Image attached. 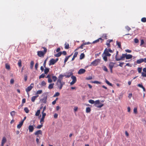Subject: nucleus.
Segmentation results:
<instances>
[{"label": "nucleus", "mask_w": 146, "mask_h": 146, "mask_svg": "<svg viewBox=\"0 0 146 146\" xmlns=\"http://www.w3.org/2000/svg\"><path fill=\"white\" fill-rule=\"evenodd\" d=\"M42 48L44 49V52L42 51H39L37 52V55L40 57H43L45 54L47 52V49L46 47H43Z\"/></svg>", "instance_id": "1"}, {"label": "nucleus", "mask_w": 146, "mask_h": 146, "mask_svg": "<svg viewBox=\"0 0 146 146\" xmlns=\"http://www.w3.org/2000/svg\"><path fill=\"white\" fill-rule=\"evenodd\" d=\"M103 104L100 102L99 100H97L95 101V103L94 104V106L98 108H101L104 106Z\"/></svg>", "instance_id": "2"}, {"label": "nucleus", "mask_w": 146, "mask_h": 146, "mask_svg": "<svg viewBox=\"0 0 146 146\" xmlns=\"http://www.w3.org/2000/svg\"><path fill=\"white\" fill-rule=\"evenodd\" d=\"M100 60L99 59H96L91 63L90 66H92V65L94 66H97L98 63L100 62Z\"/></svg>", "instance_id": "3"}, {"label": "nucleus", "mask_w": 146, "mask_h": 146, "mask_svg": "<svg viewBox=\"0 0 146 146\" xmlns=\"http://www.w3.org/2000/svg\"><path fill=\"white\" fill-rule=\"evenodd\" d=\"M143 62L146 63V58H140L137 60L136 61V63L137 64H140Z\"/></svg>", "instance_id": "4"}, {"label": "nucleus", "mask_w": 146, "mask_h": 146, "mask_svg": "<svg viewBox=\"0 0 146 146\" xmlns=\"http://www.w3.org/2000/svg\"><path fill=\"white\" fill-rule=\"evenodd\" d=\"M34 83H31L29 86H28L27 88H26L25 90L27 93H28L32 90V88L34 87Z\"/></svg>", "instance_id": "5"}, {"label": "nucleus", "mask_w": 146, "mask_h": 146, "mask_svg": "<svg viewBox=\"0 0 146 146\" xmlns=\"http://www.w3.org/2000/svg\"><path fill=\"white\" fill-rule=\"evenodd\" d=\"M104 54L107 56H110L111 54H110L109 53V51L107 50V48H106L104 50L103 53L102 54V56H103V55Z\"/></svg>", "instance_id": "6"}, {"label": "nucleus", "mask_w": 146, "mask_h": 146, "mask_svg": "<svg viewBox=\"0 0 146 146\" xmlns=\"http://www.w3.org/2000/svg\"><path fill=\"white\" fill-rule=\"evenodd\" d=\"M125 58H126V54H122V56L120 57V58H116V61H119L121 60H124Z\"/></svg>", "instance_id": "7"}, {"label": "nucleus", "mask_w": 146, "mask_h": 146, "mask_svg": "<svg viewBox=\"0 0 146 146\" xmlns=\"http://www.w3.org/2000/svg\"><path fill=\"white\" fill-rule=\"evenodd\" d=\"M56 62L55 61V59L54 58L51 59L49 61V66L54 64Z\"/></svg>", "instance_id": "8"}, {"label": "nucleus", "mask_w": 146, "mask_h": 146, "mask_svg": "<svg viewBox=\"0 0 146 146\" xmlns=\"http://www.w3.org/2000/svg\"><path fill=\"white\" fill-rule=\"evenodd\" d=\"M42 117L40 120V122L41 123L42 122H44V119L45 118V116L46 115V113H45L43 112V111L42 112Z\"/></svg>", "instance_id": "9"}, {"label": "nucleus", "mask_w": 146, "mask_h": 146, "mask_svg": "<svg viewBox=\"0 0 146 146\" xmlns=\"http://www.w3.org/2000/svg\"><path fill=\"white\" fill-rule=\"evenodd\" d=\"M47 99V96H44L43 98L40 100V101H41L43 103H46V100Z\"/></svg>", "instance_id": "10"}, {"label": "nucleus", "mask_w": 146, "mask_h": 146, "mask_svg": "<svg viewBox=\"0 0 146 146\" xmlns=\"http://www.w3.org/2000/svg\"><path fill=\"white\" fill-rule=\"evenodd\" d=\"M86 70L84 69H80L78 72V74H83L86 72Z\"/></svg>", "instance_id": "11"}, {"label": "nucleus", "mask_w": 146, "mask_h": 146, "mask_svg": "<svg viewBox=\"0 0 146 146\" xmlns=\"http://www.w3.org/2000/svg\"><path fill=\"white\" fill-rule=\"evenodd\" d=\"M42 131L41 130H38L35 132L34 134L35 135H37V137H38V135L39 134L41 135L42 134Z\"/></svg>", "instance_id": "12"}, {"label": "nucleus", "mask_w": 146, "mask_h": 146, "mask_svg": "<svg viewBox=\"0 0 146 146\" xmlns=\"http://www.w3.org/2000/svg\"><path fill=\"white\" fill-rule=\"evenodd\" d=\"M46 78H48V83H50L52 82V80L51 79L50 76L49 74L48 75Z\"/></svg>", "instance_id": "13"}, {"label": "nucleus", "mask_w": 146, "mask_h": 146, "mask_svg": "<svg viewBox=\"0 0 146 146\" xmlns=\"http://www.w3.org/2000/svg\"><path fill=\"white\" fill-rule=\"evenodd\" d=\"M29 129L30 132H32L34 129V128L33 125H30L29 127Z\"/></svg>", "instance_id": "14"}, {"label": "nucleus", "mask_w": 146, "mask_h": 146, "mask_svg": "<svg viewBox=\"0 0 146 146\" xmlns=\"http://www.w3.org/2000/svg\"><path fill=\"white\" fill-rule=\"evenodd\" d=\"M133 56L132 55L130 54H127L126 53V59H129L132 58Z\"/></svg>", "instance_id": "15"}, {"label": "nucleus", "mask_w": 146, "mask_h": 146, "mask_svg": "<svg viewBox=\"0 0 146 146\" xmlns=\"http://www.w3.org/2000/svg\"><path fill=\"white\" fill-rule=\"evenodd\" d=\"M115 63H113V62H111L110 63L109 66L110 68H113L114 65L115 64Z\"/></svg>", "instance_id": "16"}, {"label": "nucleus", "mask_w": 146, "mask_h": 146, "mask_svg": "<svg viewBox=\"0 0 146 146\" xmlns=\"http://www.w3.org/2000/svg\"><path fill=\"white\" fill-rule=\"evenodd\" d=\"M23 123L22 122H20L19 124L17 125V128L19 129H20L22 127V125H23Z\"/></svg>", "instance_id": "17"}, {"label": "nucleus", "mask_w": 146, "mask_h": 146, "mask_svg": "<svg viewBox=\"0 0 146 146\" xmlns=\"http://www.w3.org/2000/svg\"><path fill=\"white\" fill-rule=\"evenodd\" d=\"M112 41H113V40L112 39L108 40H107V42L106 44L108 46V47L110 46V43Z\"/></svg>", "instance_id": "18"}, {"label": "nucleus", "mask_w": 146, "mask_h": 146, "mask_svg": "<svg viewBox=\"0 0 146 146\" xmlns=\"http://www.w3.org/2000/svg\"><path fill=\"white\" fill-rule=\"evenodd\" d=\"M78 52H76L74 54V56H73V58H72V61L73 60L75 57H77V55L78 54Z\"/></svg>", "instance_id": "19"}, {"label": "nucleus", "mask_w": 146, "mask_h": 146, "mask_svg": "<svg viewBox=\"0 0 146 146\" xmlns=\"http://www.w3.org/2000/svg\"><path fill=\"white\" fill-rule=\"evenodd\" d=\"M49 71V68H45L44 71V74H47Z\"/></svg>", "instance_id": "20"}, {"label": "nucleus", "mask_w": 146, "mask_h": 146, "mask_svg": "<svg viewBox=\"0 0 146 146\" xmlns=\"http://www.w3.org/2000/svg\"><path fill=\"white\" fill-rule=\"evenodd\" d=\"M38 95H36L35 96H33L31 98V101L32 102H34L35 101V100L36 98H37V97H38Z\"/></svg>", "instance_id": "21"}, {"label": "nucleus", "mask_w": 146, "mask_h": 146, "mask_svg": "<svg viewBox=\"0 0 146 146\" xmlns=\"http://www.w3.org/2000/svg\"><path fill=\"white\" fill-rule=\"evenodd\" d=\"M54 85V83H51L48 86V88L49 89H51L53 88V86Z\"/></svg>", "instance_id": "22"}, {"label": "nucleus", "mask_w": 146, "mask_h": 146, "mask_svg": "<svg viewBox=\"0 0 146 146\" xmlns=\"http://www.w3.org/2000/svg\"><path fill=\"white\" fill-rule=\"evenodd\" d=\"M62 54V52H58V53L56 54H54V56L56 57H59Z\"/></svg>", "instance_id": "23"}, {"label": "nucleus", "mask_w": 146, "mask_h": 146, "mask_svg": "<svg viewBox=\"0 0 146 146\" xmlns=\"http://www.w3.org/2000/svg\"><path fill=\"white\" fill-rule=\"evenodd\" d=\"M73 74V73L72 72H70V73H69L67 75H64L66 77V78H69L71 75H72Z\"/></svg>", "instance_id": "24"}, {"label": "nucleus", "mask_w": 146, "mask_h": 146, "mask_svg": "<svg viewBox=\"0 0 146 146\" xmlns=\"http://www.w3.org/2000/svg\"><path fill=\"white\" fill-rule=\"evenodd\" d=\"M71 78L72 79V81L75 82H76V78L75 76H71Z\"/></svg>", "instance_id": "25"}, {"label": "nucleus", "mask_w": 146, "mask_h": 146, "mask_svg": "<svg viewBox=\"0 0 146 146\" xmlns=\"http://www.w3.org/2000/svg\"><path fill=\"white\" fill-rule=\"evenodd\" d=\"M34 64V62L33 61H31V62L30 68L31 69L33 68Z\"/></svg>", "instance_id": "26"}, {"label": "nucleus", "mask_w": 146, "mask_h": 146, "mask_svg": "<svg viewBox=\"0 0 146 146\" xmlns=\"http://www.w3.org/2000/svg\"><path fill=\"white\" fill-rule=\"evenodd\" d=\"M105 82L107 84H108L109 86H113L112 84L111 83H110V82L109 81H108L106 79Z\"/></svg>", "instance_id": "27"}, {"label": "nucleus", "mask_w": 146, "mask_h": 146, "mask_svg": "<svg viewBox=\"0 0 146 146\" xmlns=\"http://www.w3.org/2000/svg\"><path fill=\"white\" fill-rule=\"evenodd\" d=\"M85 57V55L83 53H81L80 55V59L82 60Z\"/></svg>", "instance_id": "28"}, {"label": "nucleus", "mask_w": 146, "mask_h": 146, "mask_svg": "<svg viewBox=\"0 0 146 146\" xmlns=\"http://www.w3.org/2000/svg\"><path fill=\"white\" fill-rule=\"evenodd\" d=\"M5 68L6 69L9 70L10 69V66L9 64L7 63L5 64Z\"/></svg>", "instance_id": "29"}, {"label": "nucleus", "mask_w": 146, "mask_h": 146, "mask_svg": "<svg viewBox=\"0 0 146 146\" xmlns=\"http://www.w3.org/2000/svg\"><path fill=\"white\" fill-rule=\"evenodd\" d=\"M7 141L5 137H3L1 143H5Z\"/></svg>", "instance_id": "30"}, {"label": "nucleus", "mask_w": 146, "mask_h": 146, "mask_svg": "<svg viewBox=\"0 0 146 146\" xmlns=\"http://www.w3.org/2000/svg\"><path fill=\"white\" fill-rule=\"evenodd\" d=\"M69 58L70 56H67L66 57L64 60V65H65L66 64V62L67 61Z\"/></svg>", "instance_id": "31"}, {"label": "nucleus", "mask_w": 146, "mask_h": 146, "mask_svg": "<svg viewBox=\"0 0 146 146\" xmlns=\"http://www.w3.org/2000/svg\"><path fill=\"white\" fill-rule=\"evenodd\" d=\"M65 45V48L66 49H68L69 48V44L68 43H66L64 44Z\"/></svg>", "instance_id": "32"}, {"label": "nucleus", "mask_w": 146, "mask_h": 146, "mask_svg": "<svg viewBox=\"0 0 146 146\" xmlns=\"http://www.w3.org/2000/svg\"><path fill=\"white\" fill-rule=\"evenodd\" d=\"M62 80L58 78L57 81V82H56V85H58V83H59L60 84L62 83Z\"/></svg>", "instance_id": "33"}, {"label": "nucleus", "mask_w": 146, "mask_h": 146, "mask_svg": "<svg viewBox=\"0 0 146 146\" xmlns=\"http://www.w3.org/2000/svg\"><path fill=\"white\" fill-rule=\"evenodd\" d=\"M40 113V110H37V111L36 112V113L35 114V116H38L39 115Z\"/></svg>", "instance_id": "34"}, {"label": "nucleus", "mask_w": 146, "mask_h": 146, "mask_svg": "<svg viewBox=\"0 0 146 146\" xmlns=\"http://www.w3.org/2000/svg\"><path fill=\"white\" fill-rule=\"evenodd\" d=\"M116 44L118 45V47L119 48H121V42H119L118 41H116Z\"/></svg>", "instance_id": "35"}, {"label": "nucleus", "mask_w": 146, "mask_h": 146, "mask_svg": "<svg viewBox=\"0 0 146 146\" xmlns=\"http://www.w3.org/2000/svg\"><path fill=\"white\" fill-rule=\"evenodd\" d=\"M88 102L89 103L92 104H95V101H94V100H89Z\"/></svg>", "instance_id": "36"}, {"label": "nucleus", "mask_w": 146, "mask_h": 146, "mask_svg": "<svg viewBox=\"0 0 146 146\" xmlns=\"http://www.w3.org/2000/svg\"><path fill=\"white\" fill-rule=\"evenodd\" d=\"M60 86L59 85V84H58V85H57V86L58 88H59V89L60 90H61L62 88V87L63 86V84L62 83H61L60 84Z\"/></svg>", "instance_id": "37"}, {"label": "nucleus", "mask_w": 146, "mask_h": 146, "mask_svg": "<svg viewBox=\"0 0 146 146\" xmlns=\"http://www.w3.org/2000/svg\"><path fill=\"white\" fill-rule=\"evenodd\" d=\"M91 111V109L89 107H87L86 109V113H89Z\"/></svg>", "instance_id": "38"}, {"label": "nucleus", "mask_w": 146, "mask_h": 146, "mask_svg": "<svg viewBox=\"0 0 146 146\" xmlns=\"http://www.w3.org/2000/svg\"><path fill=\"white\" fill-rule=\"evenodd\" d=\"M48 59V57H47L46 58V59L44 60V63H43V66L45 68H46V62L47 61Z\"/></svg>", "instance_id": "39"}, {"label": "nucleus", "mask_w": 146, "mask_h": 146, "mask_svg": "<svg viewBox=\"0 0 146 146\" xmlns=\"http://www.w3.org/2000/svg\"><path fill=\"white\" fill-rule=\"evenodd\" d=\"M52 78L53 79L54 82H55L57 79V77L55 76H52Z\"/></svg>", "instance_id": "40"}, {"label": "nucleus", "mask_w": 146, "mask_h": 146, "mask_svg": "<svg viewBox=\"0 0 146 146\" xmlns=\"http://www.w3.org/2000/svg\"><path fill=\"white\" fill-rule=\"evenodd\" d=\"M137 69L139 73H141L142 67H138V68Z\"/></svg>", "instance_id": "41"}, {"label": "nucleus", "mask_w": 146, "mask_h": 146, "mask_svg": "<svg viewBox=\"0 0 146 146\" xmlns=\"http://www.w3.org/2000/svg\"><path fill=\"white\" fill-rule=\"evenodd\" d=\"M41 123V124L40 125H38V126H37L36 128H37V129H40L43 126V125H42V123Z\"/></svg>", "instance_id": "42"}, {"label": "nucleus", "mask_w": 146, "mask_h": 146, "mask_svg": "<svg viewBox=\"0 0 146 146\" xmlns=\"http://www.w3.org/2000/svg\"><path fill=\"white\" fill-rule=\"evenodd\" d=\"M46 83L44 81H43L41 82V83L40 84V85L42 86H44L46 85Z\"/></svg>", "instance_id": "43"}, {"label": "nucleus", "mask_w": 146, "mask_h": 146, "mask_svg": "<svg viewBox=\"0 0 146 146\" xmlns=\"http://www.w3.org/2000/svg\"><path fill=\"white\" fill-rule=\"evenodd\" d=\"M24 110L26 113H28L29 111V110L27 107L25 108L24 109Z\"/></svg>", "instance_id": "44"}, {"label": "nucleus", "mask_w": 146, "mask_h": 146, "mask_svg": "<svg viewBox=\"0 0 146 146\" xmlns=\"http://www.w3.org/2000/svg\"><path fill=\"white\" fill-rule=\"evenodd\" d=\"M18 64L19 67H21V60H19Z\"/></svg>", "instance_id": "45"}, {"label": "nucleus", "mask_w": 146, "mask_h": 146, "mask_svg": "<svg viewBox=\"0 0 146 146\" xmlns=\"http://www.w3.org/2000/svg\"><path fill=\"white\" fill-rule=\"evenodd\" d=\"M103 57V59H104V60L106 62L107 61V56H106V55H105V56H104V55H103V56H102Z\"/></svg>", "instance_id": "46"}, {"label": "nucleus", "mask_w": 146, "mask_h": 146, "mask_svg": "<svg viewBox=\"0 0 146 146\" xmlns=\"http://www.w3.org/2000/svg\"><path fill=\"white\" fill-rule=\"evenodd\" d=\"M60 95V93L58 92H56L53 96V97H55L56 96H58Z\"/></svg>", "instance_id": "47"}, {"label": "nucleus", "mask_w": 146, "mask_h": 146, "mask_svg": "<svg viewBox=\"0 0 146 146\" xmlns=\"http://www.w3.org/2000/svg\"><path fill=\"white\" fill-rule=\"evenodd\" d=\"M92 83L97 84H101V82L96 80L94 81H92Z\"/></svg>", "instance_id": "48"}, {"label": "nucleus", "mask_w": 146, "mask_h": 146, "mask_svg": "<svg viewBox=\"0 0 146 146\" xmlns=\"http://www.w3.org/2000/svg\"><path fill=\"white\" fill-rule=\"evenodd\" d=\"M44 74H42L39 76V78L40 79L42 78H44L45 76Z\"/></svg>", "instance_id": "49"}, {"label": "nucleus", "mask_w": 146, "mask_h": 146, "mask_svg": "<svg viewBox=\"0 0 146 146\" xmlns=\"http://www.w3.org/2000/svg\"><path fill=\"white\" fill-rule=\"evenodd\" d=\"M141 21L143 22H146V18L143 17L141 19Z\"/></svg>", "instance_id": "50"}, {"label": "nucleus", "mask_w": 146, "mask_h": 146, "mask_svg": "<svg viewBox=\"0 0 146 146\" xmlns=\"http://www.w3.org/2000/svg\"><path fill=\"white\" fill-rule=\"evenodd\" d=\"M141 76L143 77H146V73L144 72H141Z\"/></svg>", "instance_id": "51"}, {"label": "nucleus", "mask_w": 146, "mask_h": 146, "mask_svg": "<svg viewBox=\"0 0 146 146\" xmlns=\"http://www.w3.org/2000/svg\"><path fill=\"white\" fill-rule=\"evenodd\" d=\"M64 75L62 74H60L58 76V78L62 80L63 78V77L64 76Z\"/></svg>", "instance_id": "52"}, {"label": "nucleus", "mask_w": 146, "mask_h": 146, "mask_svg": "<svg viewBox=\"0 0 146 146\" xmlns=\"http://www.w3.org/2000/svg\"><path fill=\"white\" fill-rule=\"evenodd\" d=\"M11 115V116H13L15 114V111H12L10 113Z\"/></svg>", "instance_id": "53"}, {"label": "nucleus", "mask_w": 146, "mask_h": 146, "mask_svg": "<svg viewBox=\"0 0 146 146\" xmlns=\"http://www.w3.org/2000/svg\"><path fill=\"white\" fill-rule=\"evenodd\" d=\"M102 37L103 38H104L105 39H107V34H103Z\"/></svg>", "instance_id": "54"}, {"label": "nucleus", "mask_w": 146, "mask_h": 146, "mask_svg": "<svg viewBox=\"0 0 146 146\" xmlns=\"http://www.w3.org/2000/svg\"><path fill=\"white\" fill-rule=\"evenodd\" d=\"M103 68V69L104 71L106 72H108V69L105 66H104Z\"/></svg>", "instance_id": "55"}, {"label": "nucleus", "mask_w": 146, "mask_h": 146, "mask_svg": "<svg viewBox=\"0 0 146 146\" xmlns=\"http://www.w3.org/2000/svg\"><path fill=\"white\" fill-rule=\"evenodd\" d=\"M133 112L134 113L136 114L137 112V109L136 108H134L133 109Z\"/></svg>", "instance_id": "56"}, {"label": "nucleus", "mask_w": 146, "mask_h": 146, "mask_svg": "<svg viewBox=\"0 0 146 146\" xmlns=\"http://www.w3.org/2000/svg\"><path fill=\"white\" fill-rule=\"evenodd\" d=\"M42 92V90H39L36 92V94H40Z\"/></svg>", "instance_id": "57"}, {"label": "nucleus", "mask_w": 146, "mask_h": 146, "mask_svg": "<svg viewBox=\"0 0 146 146\" xmlns=\"http://www.w3.org/2000/svg\"><path fill=\"white\" fill-rule=\"evenodd\" d=\"M134 42L135 43H137L139 42V41L138 39L137 38H135L134 39Z\"/></svg>", "instance_id": "58"}, {"label": "nucleus", "mask_w": 146, "mask_h": 146, "mask_svg": "<svg viewBox=\"0 0 146 146\" xmlns=\"http://www.w3.org/2000/svg\"><path fill=\"white\" fill-rule=\"evenodd\" d=\"M27 79V74H25L24 75V80L25 81H26Z\"/></svg>", "instance_id": "59"}, {"label": "nucleus", "mask_w": 146, "mask_h": 146, "mask_svg": "<svg viewBox=\"0 0 146 146\" xmlns=\"http://www.w3.org/2000/svg\"><path fill=\"white\" fill-rule=\"evenodd\" d=\"M38 66V63H36L35 65V68L36 70H37V68Z\"/></svg>", "instance_id": "60"}, {"label": "nucleus", "mask_w": 146, "mask_h": 146, "mask_svg": "<svg viewBox=\"0 0 146 146\" xmlns=\"http://www.w3.org/2000/svg\"><path fill=\"white\" fill-rule=\"evenodd\" d=\"M125 28L128 31H129L131 29L127 26H126Z\"/></svg>", "instance_id": "61"}, {"label": "nucleus", "mask_w": 146, "mask_h": 146, "mask_svg": "<svg viewBox=\"0 0 146 146\" xmlns=\"http://www.w3.org/2000/svg\"><path fill=\"white\" fill-rule=\"evenodd\" d=\"M144 42L143 39H142L141 40V43L140 44V46H141L144 43Z\"/></svg>", "instance_id": "62"}, {"label": "nucleus", "mask_w": 146, "mask_h": 146, "mask_svg": "<svg viewBox=\"0 0 146 146\" xmlns=\"http://www.w3.org/2000/svg\"><path fill=\"white\" fill-rule=\"evenodd\" d=\"M124 64V63L123 62H120L119 64L118 65L119 66L121 67H123V65Z\"/></svg>", "instance_id": "63"}, {"label": "nucleus", "mask_w": 146, "mask_h": 146, "mask_svg": "<svg viewBox=\"0 0 146 146\" xmlns=\"http://www.w3.org/2000/svg\"><path fill=\"white\" fill-rule=\"evenodd\" d=\"M92 79V77L91 76H89L88 77H87L86 78V80H90Z\"/></svg>", "instance_id": "64"}]
</instances>
